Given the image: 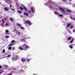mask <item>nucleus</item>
<instances>
[{
    "mask_svg": "<svg viewBox=\"0 0 75 75\" xmlns=\"http://www.w3.org/2000/svg\"><path fill=\"white\" fill-rule=\"evenodd\" d=\"M22 47L23 48H27V49H29V48H30V47H28V45H27L25 44L23 45L22 46Z\"/></svg>",
    "mask_w": 75,
    "mask_h": 75,
    "instance_id": "f257e3e1",
    "label": "nucleus"
},
{
    "mask_svg": "<svg viewBox=\"0 0 75 75\" xmlns=\"http://www.w3.org/2000/svg\"><path fill=\"white\" fill-rule=\"evenodd\" d=\"M25 23L26 24H29L30 25H31V22L30 21H25Z\"/></svg>",
    "mask_w": 75,
    "mask_h": 75,
    "instance_id": "f03ea898",
    "label": "nucleus"
},
{
    "mask_svg": "<svg viewBox=\"0 0 75 75\" xmlns=\"http://www.w3.org/2000/svg\"><path fill=\"white\" fill-rule=\"evenodd\" d=\"M59 8L60 10H61L62 11H64V12H65V10L63 9V8L61 7H59Z\"/></svg>",
    "mask_w": 75,
    "mask_h": 75,
    "instance_id": "7ed1b4c3",
    "label": "nucleus"
},
{
    "mask_svg": "<svg viewBox=\"0 0 75 75\" xmlns=\"http://www.w3.org/2000/svg\"><path fill=\"white\" fill-rule=\"evenodd\" d=\"M21 61L22 62H25V61H26V60L25 59H23V58H21Z\"/></svg>",
    "mask_w": 75,
    "mask_h": 75,
    "instance_id": "20e7f679",
    "label": "nucleus"
},
{
    "mask_svg": "<svg viewBox=\"0 0 75 75\" xmlns=\"http://www.w3.org/2000/svg\"><path fill=\"white\" fill-rule=\"evenodd\" d=\"M67 11L68 13H72V11L70 10L67 9Z\"/></svg>",
    "mask_w": 75,
    "mask_h": 75,
    "instance_id": "39448f33",
    "label": "nucleus"
},
{
    "mask_svg": "<svg viewBox=\"0 0 75 75\" xmlns=\"http://www.w3.org/2000/svg\"><path fill=\"white\" fill-rule=\"evenodd\" d=\"M6 33H7V34H6L7 35H8V32H9V31H8V30H6Z\"/></svg>",
    "mask_w": 75,
    "mask_h": 75,
    "instance_id": "423d86ee",
    "label": "nucleus"
},
{
    "mask_svg": "<svg viewBox=\"0 0 75 75\" xmlns=\"http://www.w3.org/2000/svg\"><path fill=\"white\" fill-rule=\"evenodd\" d=\"M70 25H71L70 24H69V23L67 25V28H69V27H70Z\"/></svg>",
    "mask_w": 75,
    "mask_h": 75,
    "instance_id": "0eeeda50",
    "label": "nucleus"
},
{
    "mask_svg": "<svg viewBox=\"0 0 75 75\" xmlns=\"http://www.w3.org/2000/svg\"><path fill=\"white\" fill-rule=\"evenodd\" d=\"M10 20L12 21V22H13V18H10L9 19Z\"/></svg>",
    "mask_w": 75,
    "mask_h": 75,
    "instance_id": "6e6552de",
    "label": "nucleus"
},
{
    "mask_svg": "<svg viewBox=\"0 0 75 75\" xmlns=\"http://www.w3.org/2000/svg\"><path fill=\"white\" fill-rule=\"evenodd\" d=\"M24 15H25L26 16H28V14L27 13H24Z\"/></svg>",
    "mask_w": 75,
    "mask_h": 75,
    "instance_id": "1a4fd4ad",
    "label": "nucleus"
},
{
    "mask_svg": "<svg viewBox=\"0 0 75 75\" xmlns=\"http://www.w3.org/2000/svg\"><path fill=\"white\" fill-rule=\"evenodd\" d=\"M72 38V37H70L68 38V40H71V39Z\"/></svg>",
    "mask_w": 75,
    "mask_h": 75,
    "instance_id": "9d476101",
    "label": "nucleus"
},
{
    "mask_svg": "<svg viewBox=\"0 0 75 75\" xmlns=\"http://www.w3.org/2000/svg\"><path fill=\"white\" fill-rule=\"evenodd\" d=\"M4 10H5V11H8L9 10V9H7V8H5L4 9Z\"/></svg>",
    "mask_w": 75,
    "mask_h": 75,
    "instance_id": "9b49d317",
    "label": "nucleus"
},
{
    "mask_svg": "<svg viewBox=\"0 0 75 75\" xmlns=\"http://www.w3.org/2000/svg\"><path fill=\"white\" fill-rule=\"evenodd\" d=\"M15 58H16V59H15L16 60H17V59H18V56L17 55L15 56Z\"/></svg>",
    "mask_w": 75,
    "mask_h": 75,
    "instance_id": "f8f14e48",
    "label": "nucleus"
},
{
    "mask_svg": "<svg viewBox=\"0 0 75 75\" xmlns=\"http://www.w3.org/2000/svg\"><path fill=\"white\" fill-rule=\"evenodd\" d=\"M48 2L49 3H52V0H49L48 1Z\"/></svg>",
    "mask_w": 75,
    "mask_h": 75,
    "instance_id": "ddd939ff",
    "label": "nucleus"
},
{
    "mask_svg": "<svg viewBox=\"0 0 75 75\" xmlns=\"http://www.w3.org/2000/svg\"><path fill=\"white\" fill-rule=\"evenodd\" d=\"M2 21L3 22V23L2 24V25H3V24H4V23H5L4 20V19H2Z\"/></svg>",
    "mask_w": 75,
    "mask_h": 75,
    "instance_id": "4468645a",
    "label": "nucleus"
},
{
    "mask_svg": "<svg viewBox=\"0 0 75 75\" xmlns=\"http://www.w3.org/2000/svg\"><path fill=\"white\" fill-rule=\"evenodd\" d=\"M16 41L15 40H12L11 42V43H14V42H15Z\"/></svg>",
    "mask_w": 75,
    "mask_h": 75,
    "instance_id": "2eb2a0df",
    "label": "nucleus"
},
{
    "mask_svg": "<svg viewBox=\"0 0 75 75\" xmlns=\"http://www.w3.org/2000/svg\"><path fill=\"white\" fill-rule=\"evenodd\" d=\"M12 48V47H11L10 46L8 47V50H11Z\"/></svg>",
    "mask_w": 75,
    "mask_h": 75,
    "instance_id": "dca6fc26",
    "label": "nucleus"
},
{
    "mask_svg": "<svg viewBox=\"0 0 75 75\" xmlns=\"http://www.w3.org/2000/svg\"><path fill=\"white\" fill-rule=\"evenodd\" d=\"M24 10H25V11H27V10H28L27 9V8H26L25 7H24Z\"/></svg>",
    "mask_w": 75,
    "mask_h": 75,
    "instance_id": "f3484780",
    "label": "nucleus"
},
{
    "mask_svg": "<svg viewBox=\"0 0 75 75\" xmlns=\"http://www.w3.org/2000/svg\"><path fill=\"white\" fill-rule=\"evenodd\" d=\"M20 48V50H21L22 51H23V50H24V49H23V48H22V47H19Z\"/></svg>",
    "mask_w": 75,
    "mask_h": 75,
    "instance_id": "a211bd4d",
    "label": "nucleus"
},
{
    "mask_svg": "<svg viewBox=\"0 0 75 75\" xmlns=\"http://www.w3.org/2000/svg\"><path fill=\"white\" fill-rule=\"evenodd\" d=\"M31 8L32 10V12L34 13V11H33V7H31Z\"/></svg>",
    "mask_w": 75,
    "mask_h": 75,
    "instance_id": "6ab92c4d",
    "label": "nucleus"
},
{
    "mask_svg": "<svg viewBox=\"0 0 75 75\" xmlns=\"http://www.w3.org/2000/svg\"><path fill=\"white\" fill-rule=\"evenodd\" d=\"M5 37L6 38H9V36H5Z\"/></svg>",
    "mask_w": 75,
    "mask_h": 75,
    "instance_id": "aec40b11",
    "label": "nucleus"
},
{
    "mask_svg": "<svg viewBox=\"0 0 75 75\" xmlns=\"http://www.w3.org/2000/svg\"><path fill=\"white\" fill-rule=\"evenodd\" d=\"M69 48L71 49H72V48H73V47H72V46H69Z\"/></svg>",
    "mask_w": 75,
    "mask_h": 75,
    "instance_id": "412c9836",
    "label": "nucleus"
},
{
    "mask_svg": "<svg viewBox=\"0 0 75 75\" xmlns=\"http://www.w3.org/2000/svg\"><path fill=\"white\" fill-rule=\"evenodd\" d=\"M11 57V55L9 54L8 55V56L7 57V58H10Z\"/></svg>",
    "mask_w": 75,
    "mask_h": 75,
    "instance_id": "4be33fe9",
    "label": "nucleus"
},
{
    "mask_svg": "<svg viewBox=\"0 0 75 75\" xmlns=\"http://www.w3.org/2000/svg\"><path fill=\"white\" fill-rule=\"evenodd\" d=\"M20 8L21 10H24V9L21 8V7H20Z\"/></svg>",
    "mask_w": 75,
    "mask_h": 75,
    "instance_id": "5701e85b",
    "label": "nucleus"
},
{
    "mask_svg": "<svg viewBox=\"0 0 75 75\" xmlns=\"http://www.w3.org/2000/svg\"><path fill=\"white\" fill-rule=\"evenodd\" d=\"M8 1H9V0H6V3H7L8 2Z\"/></svg>",
    "mask_w": 75,
    "mask_h": 75,
    "instance_id": "b1692460",
    "label": "nucleus"
},
{
    "mask_svg": "<svg viewBox=\"0 0 75 75\" xmlns=\"http://www.w3.org/2000/svg\"><path fill=\"white\" fill-rule=\"evenodd\" d=\"M18 13H20V14H21V13H22V12H21L19 11H18Z\"/></svg>",
    "mask_w": 75,
    "mask_h": 75,
    "instance_id": "393cba45",
    "label": "nucleus"
},
{
    "mask_svg": "<svg viewBox=\"0 0 75 75\" xmlns=\"http://www.w3.org/2000/svg\"><path fill=\"white\" fill-rule=\"evenodd\" d=\"M13 45V43H11L9 45V46H11V45Z\"/></svg>",
    "mask_w": 75,
    "mask_h": 75,
    "instance_id": "a878e982",
    "label": "nucleus"
},
{
    "mask_svg": "<svg viewBox=\"0 0 75 75\" xmlns=\"http://www.w3.org/2000/svg\"><path fill=\"white\" fill-rule=\"evenodd\" d=\"M4 52H5V49H4V50H3V52H2V53H4Z\"/></svg>",
    "mask_w": 75,
    "mask_h": 75,
    "instance_id": "bb28decb",
    "label": "nucleus"
},
{
    "mask_svg": "<svg viewBox=\"0 0 75 75\" xmlns=\"http://www.w3.org/2000/svg\"><path fill=\"white\" fill-rule=\"evenodd\" d=\"M58 16H61V17H63L64 16L62 15H58Z\"/></svg>",
    "mask_w": 75,
    "mask_h": 75,
    "instance_id": "cd10ccee",
    "label": "nucleus"
},
{
    "mask_svg": "<svg viewBox=\"0 0 75 75\" xmlns=\"http://www.w3.org/2000/svg\"><path fill=\"white\" fill-rule=\"evenodd\" d=\"M20 28H21L22 30H23V29H24V28H23V27H20Z\"/></svg>",
    "mask_w": 75,
    "mask_h": 75,
    "instance_id": "c85d7f7f",
    "label": "nucleus"
},
{
    "mask_svg": "<svg viewBox=\"0 0 75 75\" xmlns=\"http://www.w3.org/2000/svg\"><path fill=\"white\" fill-rule=\"evenodd\" d=\"M17 25H18V26H21V25H20V24H18V23H17Z\"/></svg>",
    "mask_w": 75,
    "mask_h": 75,
    "instance_id": "c756f323",
    "label": "nucleus"
},
{
    "mask_svg": "<svg viewBox=\"0 0 75 75\" xmlns=\"http://www.w3.org/2000/svg\"><path fill=\"white\" fill-rule=\"evenodd\" d=\"M67 1H65V0H63L62 1L63 2H67Z\"/></svg>",
    "mask_w": 75,
    "mask_h": 75,
    "instance_id": "7c9ffc66",
    "label": "nucleus"
},
{
    "mask_svg": "<svg viewBox=\"0 0 75 75\" xmlns=\"http://www.w3.org/2000/svg\"><path fill=\"white\" fill-rule=\"evenodd\" d=\"M18 34L19 35H20V32H18Z\"/></svg>",
    "mask_w": 75,
    "mask_h": 75,
    "instance_id": "2f4dec72",
    "label": "nucleus"
},
{
    "mask_svg": "<svg viewBox=\"0 0 75 75\" xmlns=\"http://www.w3.org/2000/svg\"><path fill=\"white\" fill-rule=\"evenodd\" d=\"M12 50H15V48H14V47H13L12 48Z\"/></svg>",
    "mask_w": 75,
    "mask_h": 75,
    "instance_id": "473e14b6",
    "label": "nucleus"
},
{
    "mask_svg": "<svg viewBox=\"0 0 75 75\" xmlns=\"http://www.w3.org/2000/svg\"><path fill=\"white\" fill-rule=\"evenodd\" d=\"M70 28H73V26H71L70 27Z\"/></svg>",
    "mask_w": 75,
    "mask_h": 75,
    "instance_id": "72a5a7b5",
    "label": "nucleus"
},
{
    "mask_svg": "<svg viewBox=\"0 0 75 75\" xmlns=\"http://www.w3.org/2000/svg\"><path fill=\"white\" fill-rule=\"evenodd\" d=\"M54 13L55 14H58V13H57V12H54Z\"/></svg>",
    "mask_w": 75,
    "mask_h": 75,
    "instance_id": "f704fd0d",
    "label": "nucleus"
},
{
    "mask_svg": "<svg viewBox=\"0 0 75 75\" xmlns=\"http://www.w3.org/2000/svg\"><path fill=\"white\" fill-rule=\"evenodd\" d=\"M29 61H30V59H27V62H29Z\"/></svg>",
    "mask_w": 75,
    "mask_h": 75,
    "instance_id": "c9c22d12",
    "label": "nucleus"
},
{
    "mask_svg": "<svg viewBox=\"0 0 75 75\" xmlns=\"http://www.w3.org/2000/svg\"><path fill=\"white\" fill-rule=\"evenodd\" d=\"M16 6H18V4H17V3H16Z\"/></svg>",
    "mask_w": 75,
    "mask_h": 75,
    "instance_id": "e433bc0d",
    "label": "nucleus"
},
{
    "mask_svg": "<svg viewBox=\"0 0 75 75\" xmlns=\"http://www.w3.org/2000/svg\"><path fill=\"white\" fill-rule=\"evenodd\" d=\"M74 41V39H72L71 41H72L73 42V41Z\"/></svg>",
    "mask_w": 75,
    "mask_h": 75,
    "instance_id": "4c0bfd02",
    "label": "nucleus"
},
{
    "mask_svg": "<svg viewBox=\"0 0 75 75\" xmlns=\"http://www.w3.org/2000/svg\"><path fill=\"white\" fill-rule=\"evenodd\" d=\"M70 18H71V19H73V18H72V17L71 16L70 17Z\"/></svg>",
    "mask_w": 75,
    "mask_h": 75,
    "instance_id": "58836bf2",
    "label": "nucleus"
},
{
    "mask_svg": "<svg viewBox=\"0 0 75 75\" xmlns=\"http://www.w3.org/2000/svg\"><path fill=\"white\" fill-rule=\"evenodd\" d=\"M5 25H8V24H7V23H6Z\"/></svg>",
    "mask_w": 75,
    "mask_h": 75,
    "instance_id": "ea45409f",
    "label": "nucleus"
},
{
    "mask_svg": "<svg viewBox=\"0 0 75 75\" xmlns=\"http://www.w3.org/2000/svg\"><path fill=\"white\" fill-rule=\"evenodd\" d=\"M72 41H70V43H72Z\"/></svg>",
    "mask_w": 75,
    "mask_h": 75,
    "instance_id": "a19ab883",
    "label": "nucleus"
},
{
    "mask_svg": "<svg viewBox=\"0 0 75 75\" xmlns=\"http://www.w3.org/2000/svg\"><path fill=\"white\" fill-rule=\"evenodd\" d=\"M2 67L1 66H0V69H1V68Z\"/></svg>",
    "mask_w": 75,
    "mask_h": 75,
    "instance_id": "79ce46f5",
    "label": "nucleus"
},
{
    "mask_svg": "<svg viewBox=\"0 0 75 75\" xmlns=\"http://www.w3.org/2000/svg\"><path fill=\"white\" fill-rule=\"evenodd\" d=\"M10 8H11V5H10Z\"/></svg>",
    "mask_w": 75,
    "mask_h": 75,
    "instance_id": "37998d69",
    "label": "nucleus"
},
{
    "mask_svg": "<svg viewBox=\"0 0 75 75\" xmlns=\"http://www.w3.org/2000/svg\"><path fill=\"white\" fill-rule=\"evenodd\" d=\"M4 19H5V20H6V19H7V18H4Z\"/></svg>",
    "mask_w": 75,
    "mask_h": 75,
    "instance_id": "c03bdc74",
    "label": "nucleus"
},
{
    "mask_svg": "<svg viewBox=\"0 0 75 75\" xmlns=\"http://www.w3.org/2000/svg\"><path fill=\"white\" fill-rule=\"evenodd\" d=\"M73 32H75V30H73Z\"/></svg>",
    "mask_w": 75,
    "mask_h": 75,
    "instance_id": "a18cd8bd",
    "label": "nucleus"
},
{
    "mask_svg": "<svg viewBox=\"0 0 75 75\" xmlns=\"http://www.w3.org/2000/svg\"><path fill=\"white\" fill-rule=\"evenodd\" d=\"M12 75V74H8V75Z\"/></svg>",
    "mask_w": 75,
    "mask_h": 75,
    "instance_id": "49530a36",
    "label": "nucleus"
},
{
    "mask_svg": "<svg viewBox=\"0 0 75 75\" xmlns=\"http://www.w3.org/2000/svg\"><path fill=\"white\" fill-rule=\"evenodd\" d=\"M73 19H74V21H75V18H74Z\"/></svg>",
    "mask_w": 75,
    "mask_h": 75,
    "instance_id": "de8ad7c7",
    "label": "nucleus"
},
{
    "mask_svg": "<svg viewBox=\"0 0 75 75\" xmlns=\"http://www.w3.org/2000/svg\"><path fill=\"white\" fill-rule=\"evenodd\" d=\"M2 73V72H0V74H1Z\"/></svg>",
    "mask_w": 75,
    "mask_h": 75,
    "instance_id": "09e8293b",
    "label": "nucleus"
},
{
    "mask_svg": "<svg viewBox=\"0 0 75 75\" xmlns=\"http://www.w3.org/2000/svg\"><path fill=\"white\" fill-rule=\"evenodd\" d=\"M52 8V7H49V8Z\"/></svg>",
    "mask_w": 75,
    "mask_h": 75,
    "instance_id": "8fccbe9b",
    "label": "nucleus"
},
{
    "mask_svg": "<svg viewBox=\"0 0 75 75\" xmlns=\"http://www.w3.org/2000/svg\"><path fill=\"white\" fill-rule=\"evenodd\" d=\"M69 1H72V0H69Z\"/></svg>",
    "mask_w": 75,
    "mask_h": 75,
    "instance_id": "3c124183",
    "label": "nucleus"
},
{
    "mask_svg": "<svg viewBox=\"0 0 75 75\" xmlns=\"http://www.w3.org/2000/svg\"><path fill=\"white\" fill-rule=\"evenodd\" d=\"M67 24H68V23H66V25H67Z\"/></svg>",
    "mask_w": 75,
    "mask_h": 75,
    "instance_id": "603ef678",
    "label": "nucleus"
},
{
    "mask_svg": "<svg viewBox=\"0 0 75 75\" xmlns=\"http://www.w3.org/2000/svg\"><path fill=\"white\" fill-rule=\"evenodd\" d=\"M62 12V13H63V12Z\"/></svg>",
    "mask_w": 75,
    "mask_h": 75,
    "instance_id": "864d4df0",
    "label": "nucleus"
},
{
    "mask_svg": "<svg viewBox=\"0 0 75 75\" xmlns=\"http://www.w3.org/2000/svg\"><path fill=\"white\" fill-rule=\"evenodd\" d=\"M21 17H22V16H21Z\"/></svg>",
    "mask_w": 75,
    "mask_h": 75,
    "instance_id": "5fc2aeb1",
    "label": "nucleus"
}]
</instances>
